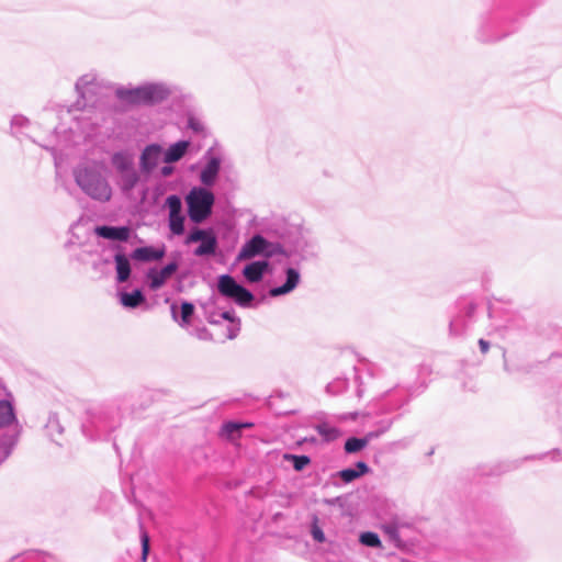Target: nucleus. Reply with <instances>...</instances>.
I'll return each instance as SVG.
<instances>
[{
  "instance_id": "obj_1",
  "label": "nucleus",
  "mask_w": 562,
  "mask_h": 562,
  "mask_svg": "<svg viewBox=\"0 0 562 562\" xmlns=\"http://www.w3.org/2000/svg\"><path fill=\"white\" fill-rule=\"evenodd\" d=\"M72 177L79 189L91 200L105 203L112 199L113 189L104 162L83 161L72 169Z\"/></svg>"
},
{
  "instance_id": "obj_2",
  "label": "nucleus",
  "mask_w": 562,
  "mask_h": 562,
  "mask_svg": "<svg viewBox=\"0 0 562 562\" xmlns=\"http://www.w3.org/2000/svg\"><path fill=\"white\" fill-rule=\"evenodd\" d=\"M170 90L165 83L149 82L135 88H119V99L133 104H151L165 100Z\"/></svg>"
},
{
  "instance_id": "obj_3",
  "label": "nucleus",
  "mask_w": 562,
  "mask_h": 562,
  "mask_svg": "<svg viewBox=\"0 0 562 562\" xmlns=\"http://www.w3.org/2000/svg\"><path fill=\"white\" fill-rule=\"evenodd\" d=\"M214 194L204 187H193L186 196L188 215L194 224H201L212 214Z\"/></svg>"
},
{
  "instance_id": "obj_4",
  "label": "nucleus",
  "mask_w": 562,
  "mask_h": 562,
  "mask_svg": "<svg viewBox=\"0 0 562 562\" xmlns=\"http://www.w3.org/2000/svg\"><path fill=\"white\" fill-rule=\"evenodd\" d=\"M88 419L83 424L85 432L89 427H95L99 432H106L116 428L120 424V414L113 405H95L88 409Z\"/></svg>"
},
{
  "instance_id": "obj_5",
  "label": "nucleus",
  "mask_w": 562,
  "mask_h": 562,
  "mask_svg": "<svg viewBox=\"0 0 562 562\" xmlns=\"http://www.w3.org/2000/svg\"><path fill=\"white\" fill-rule=\"evenodd\" d=\"M76 90L82 99V106H95L105 95L106 87L97 74L89 72L81 76L76 82Z\"/></svg>"
},
{
  "instance_id": "obj_6",
  "label": "nucleus",
  "mask_w": 562,
  "mask_h": 562,
  "mask_svg": "<svg viewBox=\"0 0 562 562\" xmlns=\"http://www.w3.org/2000/svg\"><path fill=\"white\" fill-rule=\"evenodd\" d=\"M218 292L234 300L240 306H248L254 300V295L250 291L238 284L235 279L228 274H223L217 281Z\"/></svg>"
},
{
  "instance_id": "obj_7",
  "label": "nucleus",
  "mask_w": 562,
  "mask_h": 562,
  "mask_svg": "<svg viewBox=\"0 0 562 562\" xmlns=\"http://www.w3.org/2000/svg\"><path fill=\"white\" fill-rule=\"evenodd\" d=\"M198 241H200V245L194 250V255L196 257L215 255L217 249V238L213 229H202L198 227L192 229L186 238V244L190 245Z\"/></svg>"
},
{
  "instance_id": "obj_8",
  "label": "nucleus",
  "mask_w": 562,
  "mask_h": 562,
  "mask_svg": "<svg viewBox=\"0 0 562 562\" xmlns=\"http://www.w3.org/2000/svg\"><path fill=\"white\" fill-rule=\"evenodd\" d=\"M274 254L273 245L261 235H255L240 248L237 260H248L257 256L271 257Z\"/></svg>"
},
{
  "instance_id": "obj_9",
  "label": "nucleus",
  "mask_w": 562,
  "mask_h": 562,
  "mask_svg": "<svg viewBox=\"0 0 562 562\" xmlns=\"http://www.w3.org/2000/svg\"><path fill=\"white\" fill-rule=\"evenodd\" d=\"M165 206L168 210V226L172 235L180 236L184 233L186 216L182 213L180 196L171 194L167 196Z\"/></svg>"
},
{
  "instance_id": "obj_10",
  "label": "nucleus",
  "mask_w": 562,
  "mask_h": 562,
  "mask_svg": "<svg viewBox=\"0 0 562 562\" xmlns=\"http://www.w3.org/2000/svg\"><path fill=\"white\" fill-rule=\"evenodd\" d=\"M204 159L206 162L200 172V181L205 187H212L218 176L222 158L213 148H210L205 153Z\"/></svg>"
},
{
  "instance_id": "obj_11",
  "label": "nucleus",
  "mask_w": 562,
  "mask_h": 562,
  "mask_svg": "<svg viewBox=\"0 0 562 562\" xmlns=\"http://www.w3.org/2000/svg\"><path fill=\"white\" fill-rule=\"evenodd\" d=\"M474 311L475 305L471 302L467 303L464 310L451 319L449 324L451 336L459 337L467 333L472 324Z\"/></svg>"
},
{
  "instance_id": "obj_12",
  "label": "nucleus",
  "mask_w": 562,
  "mask_h": 562,
  "mask_svg": "<svg viewBox=\"0 0 562 562\" xmlns=\"http://www.w3.org/2000/svg\"><path fill=\"white\" fill-rule=\"evenodd\" d=\"M177 269V262H170L159 270L155 268L149 269L146 274L149 288L154 291L160 289L166 281L172 277Z\"/></svg>"
},
{
  "instance_id": "obj_13",
  "label": "nucleus",
  "mask_w": 562,
  "mask_h": 562,
  "mask_svg": "<svg viewBox=\"0 0 562 562\" xmlns=\"http://www.w3.org/2000/svg\"><path fill=\"white\" fill-rule=\"evenodd\" d=\"M162 154V147L158 144H151L146 146L139 159V166L142 171L146 173L151 172L161 160Z\"/></svg>"
},
{
  "instance_id": "obj_14",
  "label": "nucleus",
  "mask_w": 562,
  "mask_h": 562,
  "mask_svg": "<svg viewBox=\"0 0 562 562\" xmlns=\"http://www.w3.org/2000/svg\"><path fill=\"white\" fill-rule=\"evenodd\" d=\"M165 254L166 248L164 245L160 247L145 246L134 249L131 257L137 261L150 262L160 260Z\"/></svg>"
},
{
  "instance_id": "obj_15",
  "label": "nucleus",
  "mask_w": 562,
  "mask_h": 562,
  "mask_svg": "<svg viewBox=\"0 0 562 562\" xmlns=\"http://www.w3.org/2000/svg\"><path fill=\"white\" fill-rule=\"evenodd\" d=\"M285 277H286V280H285L284 284L280 285V286L272 288L269 291L271 296L277 297V296L288 294V293L292 292L299 285L300 280H301V274L297 269L288 268L285 270Z\"/></svg>"
},
{
  "instance_id": "obj_16",
  "label": "nucleus",
  "mask_w": 562,
  "mask_h": 562,
  "mask_svg": "<svg viewBox=\"0 0 562 562\" xmlns=\"http://www.w3.org/2000/svg\"><path fill=\"white\" fill-rule=\"evenodd\" d=\"M94 232L102 238L119 241H126L131 234V229L126 226H97Z\"/></svg>"
},
{
  "instance_id": "obj_17",
  "label": "nucleus",
  "mask_w": 562,
  "mask_h": 562,
  "mask_svg": "<svg viewBox=\"0 0 562 562\" xmlns=\"http://www.w3.org/2000/svg\"><path fill=\"white\" fill-rule=\"evenodd\" d=\"M381 398L386 402L387 411H395L406 403V396L403 390L397 386L382 393Z\"/></svg>"
},
{
  "instance_id": "obj_18",
  "label": "nucleus",
  "mask_w": 562,
  "mask_h": 562,
  "mask_svg": "<svg viewBox=\"0 0 562 562\" xmlns=\"http://www.w3.org/2000/svg\"><path fill=\"white\" fill-rule=\"evenodd\" d=\"M190 143L188 140H179L169 146L164 153V161L166 164H172L179 161L187 153Z\"/></svg>"
},
{
  "instance_id": "obj_19",
  "label": "nucleus",
  "mask_w": 562,
  "mask_h": 562,
  "mask_svg": "<svg viewBox=\"0 0 562 562\" xmlns=\"http://www.w3.org/2000/svg\"><path fill=\"white\" fill-rule=\"evenodd\" d=\"M268 267L269 263L266 260L252 261L244 268L243 274L249 282H258L262 279Z\"/></svg>"
},
{
  "instance_id": "obj_20",
  "label": "nucleus",
  "mask_w": 562,
  "mask_h": 562,
  "mask_svg": "<svg viewBox=\"0 0 562 562\" xmlns=\"http://www.w3.org/2000/svg\"><path fill=\"white\" fill-rule=\"evenodd\" d=\"M112 167L119 173L134 167V155L127 150L116 151L111 157Z\"/></svg>"
},
{
  "instance_id": "obj_21",
  "label": "nucleus",
  "mask_w": 562,
  "mask_h": 562,
  "mask_svg": "<svg viewBox=\"0 0 562 562\" xmlns=\"http://www.w3.org/2000/svg\"><path fill=\"white\" fill-rule=\"evenodd\" d=\"M119 175V186L121 190L125 193L130 192L135 188L137 182L139 181L138 172L135 167L130 168L127 170L121 171Z\"/></svg>"
},
{
  "instance_id": "obj_22",
  "label": "nucleus",
  "mask_w": 562,
  "mask_h": 562,
  "mask_svg": "<svg viewBox=\"0 0 562 562\" xmlns=\"http://www.w3.org/2000/svg\"><path fill=\"white\" fill-rule=\"evenodd\" d=\"M369 467L367 463L359 461L356 463L353 468H347L338 472V476L345 482L350 483L356 479L364 475L369 472Z\"/></svg>"
},
{
  "instance_id": "obj_23",
  "label": "nucleus",
  "mask_w": 562,
  "mask_h": 562,
  "mask_svg": "<svg viewBox=\"0 0 562 562\" xmlns=\"http://www.w3.org/2000/svg\"><path fill=\"white\" fill-rule=\"evenodd\" d=\"M209 322L210 323H213V324H216L220 322V319H225V321H229L231 323H234L235 322V316H234V312L232 311H224V312H221L216 315H210L207 317ZM239 331V322L237 324H232L229 327H228V334H227V337L229 339H233L237 336Z\"/></svg>"
},
{
  "instance_id": "obj_24",
  "label": "nucleus",
  "mask_w": 562,
  "mask_h": 562,
  "mask_svg": "<svg viewBox=\"0 0 562 562\" xmlns=\"http://www.w3.org/2000/svg\"><path fill=\"white\" fill-rule=\"evenodd\" d=\"M116 279L119 282H125L131 276V265L127 257L123 254H116L114 256Z\"/></svg>"
},
{
  "instance_id": "obj_25",
  "label": "nucleus",
  "mask_w": 562,
  "mask_h": 562,
  "mask_svg": "<svg viewBox=\"0 0 562 562\" xmlns=\"http://www.w3.org/2000/svg\"><path fill=\"white\" fill-rule=\"evenodd\" d=\"M378 436V432H369L364 438H349L345 443V450L348 453L358 452L363 449L372 438Z\"/></svg>"
},
{
  "instance_id": "obj_26",
  "label": "nucleus",
  "mask_w": 562,
  "mask_h": 562,
  "mask_svg": "<svg viewBox=\"0 0 562 562\" xmlns=\"http://www.w3.org/2000/svg\"><path fill=\"white\" fill-rule=\"evenodd\" d=\"M171 312H172L173 319L177 321L181 327H187L190 325L191 317L194 312V306L192 303L183 302L181 304V319L180 321H178L177 310H176L175 305L171 306Z\"/></svg>"
},
{
  "instance_id": "obj_27",
  "label": "nucleus",
  "mask_w": 562,
  "mask_h": 562,
  "mask_svg": "<svg viewBox=\"0 0 562 562\" xmlns=\"http://www.w3.org/2000/svg\"><path fill=\"white\" fill-rule=\"evenodd\" d=\"M16 422L13 407L8 401H0V428Z\"/></svg>"
},
{
  "instance_id": "obj_28",
  "label": "nucleus",
  "mask_w": 562,
  "mask_h": 562,
  "mask_svg": "<svg viewBox=\"0 0 562 562\" xmlns=\"http://www.w3.org/2000/svg\"><path fill=\"white\" fill-rule=\"evenodd\" d=\"M144 301V295L139 290H134L133 292H124L120 295V302L125 307H136Z\"/></svg>"
},
{
  "instance_id": "obj_29",
  "label": "nucleus",
  "mask_w": 562,
  "mask_h": 562,
  "mask_svg": "<svg viewBox=\"0 0 562 562\" xmlns=\"http://www.w3.org/2000/svg\"><path fill=\"white\" fill-rule=\"evenodd\" d=\"M249 424H239V423H225L222 427L221 435L229 440H235L239 437L240 430L245 427H248Z\"/></svg>"
},
{
  "instance_id": "obj_30",
  "label": "nucleus",
  "mask_w": 562,
  "mask_h": 562,
  "mask_svg": "<svg viewBox=\"0 0 562 562\" xmlns=\"http://www.w3.org/2000/svg\"><path fill=\"white\" fill-rule=\"evenodd\" d=\"M11 133L13 135L23 134L31 126V121L21 114H15L11 119Z\"/></svg>"
},
{
  "instance_id": "obj_31",
  "label": "nucleus",
  "mask_w": 562,
  "mask_h": 562,
  "mask_svg": "<svg viewBox=\"0 0 562 562\" xmlns=\"http://www.w3.org/2000/svg\"><path fill=\"white\" fill-rule=\"evenodd\" d=\"M317 431L327 441L335 440L340 436V430L328 423L318 425Z\"/></svg>"
},
{
  "instance_id": "obj_32",
  "label": "nucleus",
  "mask_w": 562,
  "mask_h": 562,
  "mask_svg": "<svg viewBox=\"0 0 562 562\" xmlns=\"http://www.w3.org/2000/svg\"><path fill=\"white\" fill-rule=\"evenodd\" d=\"M15 442L16 436H9L0 441V464L10 456Z\"/></svg>"
},
{
  "instance_id": "obj_33",
  "label": "nucleus",
  "mask_w": 562,
  "mask_h": 562,
  "mask_svg": "<svg viewBox=\"0 0 562 562\" xmlns=\"http://www.w3.org/2000/svg\"><path fill=\"white\" fill-rule=\"evenodd\" d=\"M46 429L49 434V436L54 437L55 435H61L63 434V427L60 424V420L56 414H52L48 417Z\"/></svg>"
},
{
  "instance_id": "obj_34",
  "label": "nucleus",
  "mask_w": 562,
  "mask_h": 562,
  "mask_svg": "<svg viewBox=\"0 0 562 562\" xmlns=\"http://www.w3.org/2000/svg\"><path fill=\"white\" fill-rule=\"evenodd\" d=\"M360 542L363 546L371 547V548H379L381 547V540L379 536L375 532L366 531L360 535Z\"/></svg>"
},
{
  "instance_id": "obj_35",
  "label": "nucleus",
  "mask_w": 562,
  "mask_h": 562,
  "mask_svg": "<svg viewBox=\"0 0 562 562\" xmlns=\"http://www.w3.org/2000/svg\"><path fill=\"white\" fill-rule=\"evenodd\" d=\"M383 531L390 537L393 541H400V524L396 520L390 521L382 526Z\"/></svg>"
},
{
  "instance_id": "obj_36",
  "label": "nucleus",
  "mask_w": 562,
  "mask_h": 562,
  "mask_svg": "<svg viewBox=\"0 0 562 562\" xmlns=\"http://www.w3.org/2000/svg\"><path fill=\"white\" fill-rule=\"evenodd\" d=\"M284 458L292 461L296 471H302L311 462L307 456L285 454Z\"/></svg>"
},
{
  "instance_id": "obj_37",
  "label": "nucleus",
  "mask_w": 562,
  "mask_h": 562,
  "mask_svg": "<svg viewBox=\"0 0 562 562\" xmlns=\"http://www.w3.org/2000/svg\"><path fill=\"white\" fill-rule=\"evenodd\" d=\"M347 387V381L346 380H337L335 382H331L327 385V392L331 394H337L340 391L345 390Z\"/></svg>"
},
{
  "instance_id": "obj_38",
  "label": "nucleus",
  "mask_w": 562,
  "mask_h": 562,
  "mask_svg": "<svg viewBox=\"0 0 562 562\" xmlns=\"http://www.w3.org/2000/svg\"><path fill=\"white\" fill-rule=\"evenodd\" d=\"M70 133H71V136H70L69 138L65 139V145H61V146H60V148H61V147H66V146H68V145H70V144H72V145L78 144V143H79V140H80L81 138H83V137L88 134V133H86L85 131H82L80 134H77V133H76L75 131H72V130H70Z\"/></svg>"
},
{
  "instance_id": "obj_39",
  "label": "nucleus",
  "mask_w": 562,
  "mask_h": 562,
  "mask_svg": "<svg viewBox=\"0 0 562 562\" xmlns=\"http://www.w3.org/2000/svg\"><path fill=\"white\" fill-rule=\"evenodd\" d=\"M140 540H142V555H143V560L145 561L147 558L148 551H149L148 535L146 532H142Z\"/></svg>"
},
{
  "instance_id": "obj_40",
  "label": "nucleus",
  "mask_w": 562,
  "mask_h": 562,
  "mask_svg": "<svg viewBox=\"0 0 562 562\" xmlns=\"http://www.w3.org/2000/svg\"><path fill=\"white\" fill-rule=\"evenodd\" d=\"M312 536H313L314 540H315V541H317V542H323V541L325 540V535H324V532H323V531H322V529H321L318 526H316V525H314V526L312 527Z\"/></svg>"
},
{
  "instance_id": "obj_41",
  "label": "nucleus",
  "mask_w": 562,
  "mask_h": 562,
  "mask_svg": "<svg viewBox=\"0 0 562 562\" xmlns=\"http://www.w3.org/2000/svg\"><path fill=\"white\" fill-rule=\"evenodd\" d=\"M195 336L201 340L211 339V334L207 331L206 328L196 329Z\"/></svg>"
},
{
  "instance_id": "obj_42",
  "label": "nucleus",
  "mask_w": 562,
  "mask_h": 562,
  "mask_svg": "<svg viewBox=\"0 0 562 562\" xmlns=\"http://www.w3.org/2000/svg\"><path fill=\"white\" fill-rule=\"evenodd\" d=\"M189 127L191 130H193L194 132H201L203 130L202 128V124L199 121L194 120V119H190L189 120Z\"/></svg>"
},
{
  "instance_id": "obj_43",
  "label": "nucleus",
  "mask_w": 562,
  "mask_h": 562,
  "mask_svg": "<svg viewBox=\"0 0 562 562\" xmlns=\"http://www.w3.org/2000/svg\"><path fill=\"white\" fill-rule=\"evenodd\" d=\"M173 172V167L169 166V165H166L164 166L161 169H160V173L162 177L167 178L169 176H171Z\"/></svg>"
},
{
  "instance_id": "obj_44",
  "label": "nucleus",
  "mask_w": 562,
  "mask_h": 562,
  "mask_svg": "<svg viewBox=\"0 0 562 562\" xmlns=\"http://www.w3.org/2000/svg\"><path fill=\"white\" fill-rule=\"evenodd\" d=\"M479 346H480V349L483 353H486L488 351V348H490V344L488 341L484 340V339H480L479 340Z\"/></svg>"
},
{
  "instance_id": "obj_45",
  "label": "nucleus",
  "mask_w": 562,
  "mask_h": 562,
  "mask_svg": "<svg viewBox=\"0 0 562 562\" xmlns=\"http://www.w3.org/2000/svg\"><path fill=\"white\" fill-rule=\"evenodd\" d=\"M42 557L41 554L38 553H29L24 557V560H30V561H33V560H40Z\"/></svg>"
}]
</instances>
